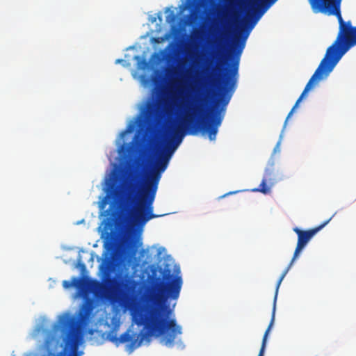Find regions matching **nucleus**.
<instances>
[{
  "mask_svg": "<svg viewBox=\"0 0 356 356\" xmlns=\"http://www.w3.org/2000/svg\"><path fill=\"white\" fill-rule=\"evenodd\" d=\"M254 25H248L241 29L233 42L232 54L229 58L232 63L219 74L220 97L207 115V102L204 97L197 96L186 106L183 117L177 124H170L168 128V137L164 148L159 154L154 168L147 177L145 184L158 187L163 172L169 163L172 154L181 143L185 134H207L210 140H215L224 118L221 113L229 104L234 93L238 76L240 56L245 45V41Z\"/></svg>",
  "mask_w": 356,
  "mask_h": 356,
  "instance_id": "nucleus-1",
  "label": "nucleus"
},
{
  "mask_svg": "<svg viewBox=\"0 0 356 356\" xmlns=\"http://www.w3.org/2000/svg\"><path fill=\"white\" fill-rule=\"evenodd\" d=\"M181 276H173L170 270H165L163 280H159L154 285V291L132 312L134 323L143 326L144 332L138 335L130 334V330L117 337L116 330L113 328L107 334V339L116 346L130 342L131 350L139 347L143 341L149 342L152 337H161L163 343L172 347L177 335L182 333L181 327L172 318V309L168 300H177L182 286Z\"/></svg>",
  "mask_w": 356,
  "mask_h": 356,
  "instance_id": "nucleus-2",
  "label": "nucleus"
},
{
  "mask_svg": "<svg viewBox=\"0 0 356 356\" xmlns=\"http://www.w3.org/2000/svg\"><path fill=\"white\" fill-rule=\"evenodd\" d=\"M341 1V0H317L323 10L327 12L330 15H334L337 17L339 24V31L335 41L327 49L324 58L321 61L318 68L309 80L302 94L288 114L285 124L307 92L309 91L318 81L327 77L342 56L351 47L356 45V26H353L350 21L347 22L343 21L340 12Z\"/></svg>",
  "mask_w": 356,
  "mask_h": 356,
  "instance_id": "nucleus-3",
  "label": "nucleus"
},
{
  "mask_svg": "<svg viewBox=\"0 0 356 356\" xmlns=\"http://www.w3.org/2000/svg\"><path fill=\"white\" fill-rule=\"evenodd\" d=\"M158 187L143 184L139 188L134 179L127 181L120 193L118 207L111 213L115 218L136 228H143L151 219L163 216L153 213Z\"/></svg>",
  "mask_w": 356,
  "mask_h": 356,
  "instance_id": "nucleus-4",
  "label": "nucleus"
},
{
  "mask_svg": "<svg viewBox=\"0 0 356 356\" xmlns=\"http://www.w3.org/2000/svg\"><path fill=\"white\" fill-rule=\"evenodd\" d=\"M331 220V218L328 219L327 220L325 221L323 224L321 225L314 227L313 229H309V230H301L298 227L293 228V231L297 234L298 235V243L296 248V250L294 251V254L293 256V258L286 267V268L283 271L282 273L279 280L277 281V286H276V290H275V299L277 300V293L280 288V286L284 280L286 275L288 273L289 270L291 268L293 262L296 259V258L298 257L299 253L300 251L306 246L307 243L312 239V238L318 232L320 231L323 227H324Z\"/></svg>",
  "mask_w": 356,
  "mask_h": 356,
  "instance_id": "nucleus-5",
  "label": "nucleus"
},
{
  "mask_svg": "<svg viewBox=\"0 0 356 356\" xmlns=\"http://www.w3.org/2000/svg\"><path fill=\"white\" fill-rule=\"evenodd\" d=\"M63 286L65 289L76 287L81 291L96 292L100 289L102 284L95 280H85L74 277L72 280H64Z\"/></svg>",
  "mask_w": 356,
  "mask_h": 356,
  "instance_id": "nucleus-6",
  "label": "nucleus"
},
{
  "mask_svg": "<svg viewBox=\"0 0 356 356\" xmlns=\"http://www.w3.org/2000/svg\"><path fill=\"white\" fill-rule=\"evenodd\" d=\"M274 165L272 163L270 167L265 170L264 175L259 188H254L252 191L261 192L268 194L270 192V187L276 182Z\"/></svg>",
  "mask_w": 356,
  "mask_h": 356,
  "instance_id": "nucleus-7",
  "label": "nucleus"
},
{
  "mask_svg": "<svg viewBox=\"0 0 356 356\" xmlns=\"http://www.w3.org/2000/svg\"><path fill=\"white\" fill-rule=\"evenodd\" d=\"M160 104L157 102H149L143 111L144 118L147 121L152 122L156 120L161 113Z\"/></svg>",
  "mask_w": 356,
  "mask_h": 356,
  "instance_id": "nucleus-8",
  "label": "nucleus"
},
{
  "mask_svg": "<svg viewBox=\"0 0 356 356\" xmlns=\"http://www.w3.org/2000/svg\"><path fill=\"white\" fill-rule=\"evenodd\" d=\"M276 300H275L274 298L271 321L270 322V324H269L267 330H266V332L264 333V337H263V340H262L261 347V349H260V351H259V353L258 356H263L264 355V349H265V347H266V340H267L268 334V333L270 332V330L271 327L273 326V324L274 320H275Z\"/></svg>",
  "mask_w": 356,
  "mask_h": 356,
  "instance_id": "nucleus-9",
  "label": "nucleus"
},
{
  "mask_svg": "<svg viewBox=\"0 0 356 356\" xmlns=\"http://www.w3.org/2000/svg\"><path fill=\"white\" fill-rule=\"evenodd\" d=\"M54 337L50 333L46 338L44 344L47 347H50L52 345L53 341H54Z\"/></svg>",
  "mask_w": 356,
  "mask_h": 356,
  "instance_id": "nucleus-10",
  "label": "nucleus"
},
{
  "mask_svg": "<svg viewBox=\"0 0 356 356\" xmlns=\"http://www.w3.org/2000/svg\"><path fill=\"white\" fill-rule=\"evenodd\" d=\"M175 19V15L172 11L166 16V21L168 22H173Z\"/></svg>",
  "mask_w": 356,
  "mask_h": 356,
  "instance_id": "nucleus-11",
  "label": "nucleus"
},
{
  "mask_svg": "<svg viewBox=\"0 0 356 356\" xmlns=\"http://www.w3.org/2000/svg\"><path fill=\"white\" fill-rule=\"evenodd\" d=\"M116 283V280L114 278H108L106 281V284L108 286L111 287Z\"/></svg>",
  "mask_w": 356,
  "mask_h": 356,
  "instance_id": "nucleus-12",
  "label": "nucleus"
},
{
  "mask_svg": "<svg viewBox=\"0 0 356 356\" xmlns=\"http://www.w3.org/2000/svg\"><path fill=\"white\" fill-rule=\"evenodd\" d=\"M122 61H123V60H122V59H118V60H116L115 63H121V62H122Z\"/></svg>",
  "mask_w": 356,
  "mask_h": 356,
  "instance_id": "nucleus-13",
  "label": "nucleus"
},
{
  "mask_svg": "<svg viewBox=\"0 0 356 356\" xmlns=\"http://www.w3.org/2000/svg\"><path fill=\"white\" fill-rule=\"evenodd\" d=\"M154 81L155 83H156V82L159 81V79H158V78H154Z\"/></svg>",
  "mask_w": 356,
  "mask_h": 356,
  "instance_id": "nucleus-14",
  "label": "nucleus"
},
{
  "mask_svg": "<svg viewBox=\"0 0 356 356\" xmlns=\"http://www.w3.org/2000/svg\"><path fill=\"white\" fill-rule=\"evenodd\" d=\"M115 204H114V203H113V204L111 205V208L115 207Z\"/></svg>",
  "mask_w": 356,
  "mask_h": 356,
  "instance_id": "nucleus-15",
  "label": "nucleus"
},
{
  "mask_svg": "<svg viewBox=\"0 0 356 356\" xmlns=\"http://www.w3.org/2000/svg\"><path fill=\"white\" fill-rule=\"evenodd\" d=\"M131 131V127H127V131Z\"/></svg>",
  "mask_w": 356,
  "mask_h": 356,
  "instance_id": "nucleus-16",
  "label": "nucleus"
},
{
  "mask_svg": "<svg viewBox=\"0 0 356 356\" xmlns=\"http://www.w3.org/2000/svg\"><path fill=\"white\" fill-rule=\"evenodd\" d=\"M234 193H236V192H229V193H227V195H229V194H234Z\"/></svg>",
  "mask_w": 356,
  "mask_h": 356,
  "instance_id": "nucleus-17",
  "label": "nucleus"
},
{
  "mask_svg": "<svg viewBox=\"0 0 356 356\" xmlns=\"http://www.w3.org/2000/svg\"><path fill=\"white\" fill-rule=\"evenodd\" d=\"M136 249H134V251H133V252H134V253H135V252H136Z\"/></svg>",
  "mask_w": 356,
  "mask_h": 356,
  "instance_id": "nucleus-18",
  "label": "nucleus"
}]
</instances>
